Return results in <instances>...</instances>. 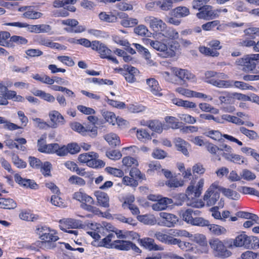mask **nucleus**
Wrapping results in <instances>:
<instances>
[{"label": "nucleus", "instance_id": "1", "mask_svg": "<svg viewBox=\"0 0 259 259\" xmlns=\"http://www.w3.org/2000/svg\"><path fill=\"white\" fill-rule=\"evenodd\" d=\"M36 233L41 240L39 243L41 248L51 249L56 247L55 242L59 239L56 231L46 226H41L36 229Z\"/></svg>", "mask_w": 259, "mask_h": 259}, {"label": "nucleus", "instance_id": "2", "mask_svg": "<svg viewBox=\"0 0 259 259\" xmlns=\"http://www.w3.org/2000/svg\"><path fill=\"white\" fill-rule=\"evenodd\" d=\"M220 186L218 182L212 183L205 191L203 196V200L206 205H214L220 198Z\"/></svg>", "mask_w": 259, "mask_h": 259}, {"label": "nucleus", "instance_id": "3", "mask_svg": "<svg viewBox=\"0 0 259 259\" xmlns=\"http://www.w3.org/2000/svg\"><path fill=\"white\" fill-rule=\"evenodd\" d=\"M257 60H259V54H250L237 59L235 63L243 66L242 70L243 71L250 72L255 69Z\"/></svg>", "mask_w": 259, "mask_h": 259}, {"label": "nucleus", "instance_id": "4", "mask_svg": "<svg viewBox=\"0 0 259 259\" xmlns=\"http://www.w3.org/2000/svg\"><path fill=\"white\" fill-rule=\"evenodd\" d=\"M204 184L203 179H200L196 186H194V183L191 182L186 190L185 194L180 195L181 198L185 199L187 197L188 199L193 200L199 197L202 193Z\"/></svg>", "mask_w": 259, "mask_h": 259}, {"label": "nucleus", "instance_id": "5", "mask_svg": "<svg viewBox=\"0 0 259 259\" xmlns=\"http://www.w3.org/2000/svg\"><path fill=\"white\" fill-rule=\"evenodd\" d=\"M245 36L244 39H241L238 42L239 46L245 47H251L254 46L255 41L253 39L256 36H259V28L251 27L245 29L243 31Z\"/></svg>", "mask_w": 259, "mask_h": 259}, {"label": "nucleus", "instance_id": "6", "mask_svg": "<svg viewBox=\"0 0 259 259\" xmlns=\"http://www.w3.org/2000/svg\"><path fill=\"white\" fill-rule=\"evenodd\" d=\"M209 244L215 255L225 258L231 255V251L226 249L223 242L219 239L214 238L209 240Z\"/></svg>", "mask_w": 259, "mask_h": 259}, {"label": "nucleus", "instance_id": "7", "mask_svg": "<svg viewBox=\"0 0 259 259\" xmlns=\"http://www.w3.org/2000/svg\"><path fill=\"white\" fill-rule=\"evenodd\" d=\"M159 215L160 219L158 221L157 224L161 226L173 227L179 221L178 218L172 213L161 212Z\"/></svg>", "mask_w": 259, "mask_h": 259}, {"label": "nucleus", "instance_id": "8", "mask_svg": "<svg viewBox=\"0 0 259 259\" xmlns=\"http://www.w3.org/2000/svg\"><path fill=\"white\" fill-rule=\"evenodd\" d=\"M111 248L121 250H128L130 249H132L137 252H140V249L136 244L130 241L123 240H116L113 241Z\"/></svg>", "mask_w": 259, "mask_h": 259}, {"label": "nucleus", "instance_id": "9", "mask_svg": "<svg viewBox=\"0 0 259 259\" xmlns=\"http://www.w3.org/2000/svg\"><path fill=\"white\" fill-rule=\"evenodd\" d=\"M218 11L213 10L211 6L209 5L203 6L199 13L196 14V16L200 19L210 20L218 17L217 14Z\"/></svg>", "mask_w": 259, "mask_h": 259}, {"label": "nucleus", "instance_id": "10", "mask_svg": "<svg viewBox=\"0 0 259 259\" xmlns=\"http://www.w3.org/2000/svg\"><path fill=\"white\" fill-rule=\"evenodd\" d=\"M145 22L149 24L150 27L155 31H162L165 27V24L157 18L151 16H148L144 18Z\"/></svg>", "mask_w": 259, "mask_h": 259}, {"label": "nucleus", "instance_id": "11", "mask_svg": "<svg viewBox=\"0 0 259 259\" xmlns=\"http://www.w3.org/2000/svg\"><path fill=\"white\" fill-rule=\"evenodd\" d=\"M49 116L51 120L50 127L56 128L59 125H63L65 122L63 116L57 111H51Z\"/></svg>", "mask_w": 259, "mask_h": 259}, {"label": "nucleus", "instance_id": "12", "mask_svg": "<svg viewBox=\"0 0 259 259\" xmlns=\"http://www.w3.org/2000/svg\"><path fill=\"white\" fill-rule=\"evenodd\" d=\"M120 70H124L126 72L124 73V76L126 80L130 83L136 81L135 76L138 75L139 71L135 67L129 66L128 65H124L123 68H120Z\"/></svg>", "mask_w": 259, "mask_h": 259}, {"label": "nucleus", "instance_id": "13", "mask_svg": "<svg viewBox=\"0 0 259 259\" xmlns=\"http://www.w3.org/2000/svg\"><path fill=\"white\" fill-rule=\"evenodd\" d=\"M172 71L175 75L182 80H190L195 81V76L187 70L178 68H172Z\"/></svg>", "mask_w": 259, "mask_h": 259}, {"label": "nucleus", "instance_id": "14", "mask_svg": "<svg viewBox=\"0 0 259 259\" xmlns=\"http://www.w3.org/2000/svg\"><path fill=\"white\" fill-rule=\"evenodd\" d=\"M249 236L245 234H241L236 237L235 239L233 240V244H230L228 247L243 246L247 249V248L249 247Z\"/></svg>", "mask_w": 259, "mask_h": 259}, {"label": "nucleus", "instance_id": "15", "mask_svg": "<svg viewBox=\"0 0 259 259\" xmlns=\"http://www.w3.org/2000/svg\"><path fill=\"white\" fill-rule=\"evenodd\" d=\"M92 49L98 52L102 58L108 57L112 52L105 45L97 40L93 41Z\"/></svg>", "mask_w": 259, "mask_h": 259}, {"label": "nucleus", "instance_id": "16", "mask_svg": "<svg viewBox=\"0 0 259 259\" xmlns=\"http://www.w3.org/2000/svg\"><path fill=\"white\" fill-rule=\"evenodd\" d=\"M71 128L73 130L76 131L82 135H86L87 133H91V136L95 137L97 135V127L95 126L92 128L89 127H85L78 122H74L71 124Z\"/></svg>", "mask_w": 259, "mask_h": 259}, {"label": "nucleus", "instance_id": "17", "mask_svg": "<svg viewBox=\"0 0 259 259\" xmlns=\"http://www.w3.org/2000/svg\"><path fill=\"white\" fill-rule=\"evenodd\" d=\"M14 178L17 183L25 188L36 190L38 188V185L32 180L24 179L18 174H16Z\"/></svg>", "mask_w": 259, "mask_h": 259}, {"label": "nucleus", "instance_id": "18", "mask_svg": "<svg viewBox=\"0 0 259 259\" xmlns=\"http://www.w3.org/2000/svg\"><path fill=\"white\" fill-rule=\"evenodd\" d=\"M94 195L97 199V204L100 206L107 208L109 207V197L104 192L95 191Z\"/></svg>", "mask_w": 259, "mask_h": 259}, {"label": "nucleus", "instance_id": "19", "mask_svg": "<svg viewBox=\"0 0 259 259\" xmlns=\"http://www.w3.org/2000/svg\"><path fill=\"white\" fill-rule=\"evenodd\" d=\"M117 16L121 19L120 24L124 27H134L138 23V20L137 19L130 18L124 13H119Z\"/></svg>", "mask_w": 259, "mask_h": 259}, {"label": "nucleus", "instance_id": "20", "mask_svg": "<svg viewBox=\"0 0 259 259\" xmlns=\"http://www.w3.org/2000/svg\"><path fill=\"white\" fill-rule=\"evenodd\" d=\"M37 42L40 45L46 46L52 49H56L59 50L66 49V47L65 46L61 45L57 42H54L50 39L47 38L40 37L38 39Z\"/></svg>", "mask_w": 259, "mask_h": 259}, {"label": "nucleus", "instance_id": "21", "mask_svg": "<svg viewBox=\"0 0 259 259\" xmlns=\"http://www.w3.org/2000/svg\"><path fill=\"white\" fill-rule=\"evenodd\" d=\"M171 199L164 197L158 200L156 202L153 204L152 208L155 211H161L166 209L168 205L172 203Z\"/></svg>", "mask_w": 259, "mask_h": 259}, {"label": "nucleus", "instance_id": "22", "mask_svg": "<svg viewBox=\"0 0 259 259\" xmlns=\"http://www.w3.org/2000/svg\"><path fill=\"white\" fill-rule=\"evenodd\" d=\"M222 156L226 160L238 164H241L243 163L247 164V163H245L246 160L245 158L239 155L234 154L232 152L231 153L224 152L222 154Z\"/></svg>", "mask_w": 259, "mask_h": 259}, {"label": "nucleus", "instance_id": "23", "mask_svg": "<svg viewBox=\"0 0 259 259\" xmlns=\"http://www.w3.org/2000/svg\"><path fill=\"white\" fill-rule=\"evenodd\" d=\"M147 83L149 85L151 92L156 96L161 97L162 94L161 92V89L159 87L158 82L154 78H151L147 79Z\"/></svg>", "mask_w": 259, "mask_h": 259}, {"label": "nucleus", "instance_id": "24", "mask_svg": "<svg viewBox=\"0 0 259 259\" xmlns=\"http://www.w3.org/2000/svg\"><path fill=\"white\" fill-rule=\"evenodd\" d=\"M180 47V45L177 41H172L168 47L167 46V50L165 51L163 57L168 58L175 56L177 53L179 52Z\"/></svg>", "mask_w": 259, "mask_h": 259}, {"label": "nucleus", "instance_id": "25", "mask_svg": "<svg viewBox=\"0 0 259 259\" xmlns=\"http://www.w3.org/2000/svg\"><path fill=\"white\" fill-rule=\"evenodd\" d=\"M142 245L146 248L150 250H162L163 248L156 244L154 239L150 238H146L140 240Z\"/></svg>", "mask_w": 259, "mask_h": 259}, {"label": "nucleus", "instance_id": "26", "mask_svg": "<svg viewBox=\"0 0 259 259\" xmlns=\"http://www.w3.org/2000/svg\"><path fill=\"white\" fill-rule=\"evenodd\" d=\"M28 28L30 32L35 33H47L52 29L51 26L47 24L29 25Z\"/></svg>", "mask_w": 259, "mask_h": 259}, {"label": "nucleus", "instance_id": "27", "mask_svg": "<svg viewBox=\"0 0 259 259\" xmlns=\"http://www.w3.org/2000/svg\"><path fill=\"white\" fill-rule=\"evenodd\" d=\"M208 82L220 88H228L233 85V80H225L212 78L210 79Z\"/></svg>", "mask_w": 259, "mask_h": 259}, {"label": "nucleus", "instance_id": "28", "mask_svg": "<svg viewBox=\"0 0 259 259\" xmlns=\"http://www.w3.org/2000/svg\"><path fill=\"white\" fill-rule=\"evenodd\" d=\"M154 237L160 242L168 244L174 245L176 241V238L160 232H156L154 234Z\"/></svg>", "mask_w": 259, "mask_h": 259}, {"label": "nucleus", "instance_id": "29", "mask_svg": "<svg viewBox=\"0 0 259 259\" xmlns=\"http://www.w3.org/2000/svg\"><path fill=\"white\" fill-rule=\"evenodd\" d=\"M148 42L150 45L155 50L162 52L163 56L165 51L167 50V45L163 41L158 40H151L149 39Z\"/></svg>", "mask_w": 259, "mask_h": 259}, {"label": "nucleus", "instance_id": "30", "mask_svg": "<svg viewBox=\"0 0 259 259\" xmlns=\"http://www.w3.org/2000/svg\"><path fill=\"white\" fill-rule=\"evenodd\" d=\"M219 120L221 121L219 122V123H224L226 121L238 125H243L244 124V122L237 117L228 114L222 115L221 117H219Z\"/></svg>", "mask_w": 259, "mask_h": 259}, {"label": "nucleus", "instance_id": "31", "mask_svg": "<svg viewBox=\"0 0 259 259\" xmlns=\"http://www.w3.org/2000/svg\"><path fill=\"white\" fill-rule=\"evenodd\" d=\"M207 151L216 158L219 161L221 160L219 147L211 143H206L205 144Z\"/></svg>", "mask_w": 259, "mask_h": 259}, {"label": "nucleus", "instance_id": "32", "mask_svg": "<svg viewBox=\"0 0 259 259\" xmlns=\"http://www.w3.org/2000/svg\"><path fill=\"white\" fill-rule=\"evenodd\" d=\"M59 223L62 224L61 225L64 227L68 226V228H77L81 225V222L79 221L73 219L61 220Z\"/></svg>", "mask_w": 259, "mask_h": 259}, {"label": "nucleus", "instance_id": "33", "mask_svg": "<svg viewBox=\"0 0 259 259\" xmlns=\"http://www.w3.org/2000/svg\"><path fill=\"white\" fill-rule=\"evenodd\" d=\"M158 38H160L161 36L170 39H177L179 38L178 32L173 28H169L164 33H159L157 35Z\"/></svg>", "mask_w": 259, "mask_h": 259}, {"label": "nucleus", "instance_id": "34", "mask_svg": "<svg viewBox=\"0 0 259 259\" xmlns=\"http://www.w3.org/2000/svg\"><path fill=\"white\" fill-rule=\"evenodd\" d=\"M175 143L178 151L182 152L186 156L188 155L187 147L189 145L187 142L181 138H178L176 139Z\"/></svg>", "mask_w": 259, "mask_h": 259}, {"label": "nucleus", "instance_id": "35", "mask_svg": "<svg viewBox=\"0 0 259 259\" xmlns=\"http://www.w3.org/2000/svg\"><path fill=\"white\" fill-rule=\"evenodd\" d=\"M116 234L114 233H109L105 237L101 239L100 242V245L109 248H112L113 241L112 240L115 238Z\"/></svg>", "mask_w": 259, "mask_h": 259}, {"label": "nucleus", "instance_id": "36", "mask_svg": "<svg viewBox=\"0 0 259 259\" xmlns=\"http://www.w3.org/2000/svg\"><path fill=\"white\" fill-rule=\"evenodd\" d=\"M10 33L8 31H0V45L6 47H12L13 45L10 42Z\"/></svg>", "mask_w": 259, "mask_h": 259}, {"label": "nucleus", "instance_id": "37", "mask_svg": "<svg viewBox=\"0 0 259 259\" xmlns=\"http://www.w3.org/2000/svg\"><path fill=\"white\" fill-rule=\"evenodd\" d=\"M105 140L112 146H116L120 144L119 137L115 134L109 133L104 136Z\"/></svg>", "mask_w": 259, "mask_h": 259}, {"label": "nucleus", "instance_id": "38", "mask_svg": "<svg viewBox=\"0 0 259 259\" xmlns=\"http://www.w3.org/2000/svg\"><path fill=\"white\" fill-rule=\"evenodd\" d=\"M16 206V203L12 199L2 198L0 200V208H1L14 209Z\"/></svg>", "mask_w": 259, "mask_h": 259}, {"label": "nucleus", "instance_id": "39", "mask_svg": "<svg viewBox=\"0 0 259 259\" xmlns=\"http://www.w3.org/2000/svg\"><path fill=\"white\" fill-rule=\"evenodd\" d=\"M191 240L202 246H207V244L205 236L201 234H192Z\"/></svg>", "mask_w": 259, "mask_h": 259}, {"label": "nucleus", "instance_id": "40", "mask_svg": "<svg viewBox=\"0 0 259 259\" xmlns=\"http://www.w3.org/2000/svg\"><path fill=\"white\" fill-rule=\"evenodd\" d=\"M99 17L102 21L107 23H114L117 21V17L111 13L107 14L104 12H101L99 14Z\"/></svg>", "mask_w": 259, "mask_h": 259}, {"label": "nucleus", "instance_id": "41", "mask_svg": "<svg viewBox=\"0 0 259 259\" xmlns=\"http://www.w3.org/2000/svg\"><path fill=\"white\" fill-rule=\"evenodd\" d=\"M97 156L98 154L94 152L85 153L80 154L78 157V160L80 162L86 163L87 165L89 166V162L91 161V159L92 157Z\"/></svg>", "mask_w": 259, "mask_h": 259}, {"label": "nucleus", "instance_id": "42", "mask_svg": "<svg viewBox=\"0 0 259 259\" xmlns=\"http://www.w3.org/2000/svg\"><path fill=\"white\" fill-rule=\"evenodd\" d=\"M148 126L151 130L158 133H161L163 131L162 123L157 120L149 121L147 124H143Z\"/></svg>", "mask_w": 259, "mask_h": 259}, {"label": "nucleus", "instance_id": "43", "mask_svg": "<svg viewBox=\"0 0 259 259\" xmlns=\"http://www.w3.org/2000/svg\"><path fill=\"white\" fill-rule=\"evenodd\" d=\"M209 230L213 234L215 235H221L222 234H224L226 233V229L220 226L214 225V224H209L207 226Z\"/></svg>", "mask_w": 259, "mask_h": 259}, {"label": "nucleus", "instance_id": "44", "mask_svg": "<svg viewBox=\"0 0 259 259\" xmlns=\"http://www.w3.org/2000/svg\"><path fill=\"white\" fill-rule=\"evenodd\" d=\"M221 191L224 194V195L232 199L237 200L240 198V195L236 191H233L230 189H227L221 187L220 186Z\"/></svg>", "mask_w": 259, "mask_h": 259}, {"label": "nucleus", "instance_id": "45", "mask_svg": "<svg viewBox=\"0 0 259 259\" xmlns=\"http://www.w3.org/2000/svg\"><path fill=\"white\" fill-rule=\"evenodd\" d=\"M174 15L176 17H184L190 14L189 10L186 7H178L173 10Z\"/></svg>", "mask_w": 259, "mask_h": 259}, {"label": "nucleus", "instance_id": "46", "mask_svg": "<svg viewBox=\"0 0 259 259\" xmlns=\"http://www.w3.org/2000/svg\"><path fill=\"white\" fill-rule=\"evenodd\" d=\"M176 242L174 245L178 244L179 247L185 251H192L194 250L193 245L189 242L182 241L176 238Z\"/></svg>", "mask_w": 259, "mask_h": 259}, {"label": "nucleus", "instance_id": "47", "mask_svg": "<svg viewBox=\"0 0 259 259\" xmlns=\"http://www.w3.org/2000/svg\"><path fill=\"white\" fill-rule=\"evenodd\" d=\"M136 136L138 139L143 142H146L151 139V135L144 129L137 130Z\"/></svg>", "mask_w": 259, "mask_h": 259}, {"label": "nucleus", "instance_id": "48", "mask_svg": "<svg viewBox=\"0 0 259 259\" xmlns=\"http://www.w3.org/2000/svg\"><path fill=\"white\" fill-rule=\"evenodd\" d=\"M224 205V200H223L222 199H221L218 203V206L212 207L210 209V211L211 212V215L214 219L220 220L221 218V214L218 209L219 208L223 207Z\"/></svg>", "mask_w": 259, "mask_h": 259}, {"label": "nucleus", "instance_id": "49", "mask_svg": "<svg viewBox=\"0 0 259 259\" xmlns=\"http://www.w3.org/2000/svg\"><path fill=\"white\" fill-rule=\"evenodd\" d=\"M239 130L241 133L250 140H256L258 138L257 134L254 131L248 130L243 126L240 127Z\"/></svg>", "mask_w": 259, "mask_h": 259}, {"label": "nucleus", "instance_id": "50", "mask_svg": "<svg viewBox=\"0 0 259 259\" xmlns=\"http://www.w3.org/2000/svg\"><path fill=\"white\" fill-rule=\"evenodd\" d=\"M108 232L107 229L103 227H101L98 232L96 231L88 232L93 238L98 240L101 238L105 237L106 233Z\"/></svg>", "mask_w": 259, "mask_h": 259}, {"label": "nucleus", "instance_id": "51", "mask_svg": "<svg viewBox=\"0 0 259 259\" xmlns=\"http://www.w3.org/2000/svg\"><path fill=\"white\" fill-rule=\"evenodd\" d=\"M199 50L202 54L212 57H217L220 54L217 50L213 48L210 49L209 48L202 46L199 47Z\"/></svg>", "mask_w": 259, "mask_h": 259}, {"label": "nucleus", "instance_id": "52", "mask_svg": "<svg viewBox=\"0 0 259 259\" xmlns=\"http://www.w3.org/2000/svg\"><path fill=\"white\" fill-rule=\"evenodd\" d=\"M23 17L31 19H37L41 18L43 14L39 12H36L32 10H29L25 12L23 14Z\"/></svg>", "mask_w": 259, "mask_h": 259}, {"label": "nucleus", "instance_id": "53", "mask_svg": "<svg viewBox=\"0 0 259 259\" xmlns=\"http://www.w3.org/2000/svg\"><path fill=\"white\" fill-rule=\"evenodd\" d=\"M216 75H217V77L218 78H220L222 79H226L229 77L227 74L224 73H218L212 70L207 71L205 73V76L207 78L214 77Z\"/></svg>", "mask_w": 259, "mask_h": 259}, {"label": "nucleus", "instance_id": "54", "mask_svg": "<svg viewBox=\"0 0 259 259\" xmlns=\"http://www.w3.org/2000/svg\"><path fill=\"white\" fill-rule=\"evenodd\" d=\"M165 185L171 188H175L184 185L183 181H179L177 178H171L165 182Z\"/></svg>", "mask_w": 259, "mask_h": 259}, {"label": "nucleus", "instance_id": "55", "mask_svg": "<svg viewBox=\"0 0 259 259\" xmlns=\"http://www.w3.org/2000/svg\"><path fill=\"white\" fill-rule=\"evenodd\" d=\"M97 157H94L91 159V161L89 162V166L93 168H101L105 166V162L100 159H97Z\"/></svg>", "mask_w": 259, "mask_h": 259}, {"label": "nucleus", "instance_id": "56", "mask_svg": "<svg viewBox=\"0 0 259 259\" xmlns=\"http://www.w3.org/2000/svg\"><path fill=\"white\" fill-rule=\"evenodd\" d=\"M10 42L12 44L15 43L18 45H22L26 44L28 42V40L21 36L13 35L10 36ZM12 45H13V44Z\"/></svg>", "mask_w": 259, "mask_h": 259}, {"label": "nucleus", "instance_id": "57", "mask_svg": "<svg viewBox=\"0 0 259 259\" xmlns=\"http://www.w3.org/2000/svg\"><path fill=\"white\" fill-rule=\"evenodd\" d=\"M165 122L173 129L179 128V122L178 119L174 116H166L164 118Z\"/></svg>", "mask_w": 259, "mask_h": 259}, {"label": "nucleus", "instance_id": "58", "mask_svg": "<svg viewBox=\"0 0 259 259\" xmlns=\"http://www.w3.org/2000/svg\"><path fill=\"white\" fill-rule=\"evenodd\" d=\"M241 178L248 181L254 180L256 178L255 175L247 169H243L241 173Z\"/></svg>", "mask_w": 259, "mask_h": 259}, {"label": "nucleus", "instance_id": "59", "mask_svg": "<svg viewBox=\"0 0 259 259\" xmlns=\"http://www.w3.org/2000/svg\"><path fill=\"white\" fill-rule=\"evenodd\" d=\"M178 117L181 120L189 124H194L196 122V119L189 114H179Z\"/></svg>", "mask_w": 259, "mask_h": 259}, {"label": "nucleus", "instance_id": "60", "mask_svg": "<svg viewBox=\"0 0 259 259\" xmlns=\"http://www.w3.org/2000/svg\"><path fill=\"white\" fill-rule=\"evenodd\" d=\"M32 120L34 122L35 126L40 129H47L50 127L49 124L39 118H32Z\"/></svg>", "mask_w": 259, "mask_h": 259}, {"label": "nucleus", "instance_id": "61", "mask_svg": "<svg viewBox=\"0 0 259 259\" xmlns=\"http://www.w3.org/2000/svg\"><path fill=\"white\" fill-rule=\"evenodd\" d=\"M190 224L193 225L204 227L209 225V221L202 218L196 217L193 219Z\"/></svg>", "mask_w": 259, "mask_h": 259}, {"label": "nucleus", "instance_id": "62", "mask_svg": "<svg viewBox=\"0 0 259 259\" xmlns=\"http://www.w3.org/2000/svg\"><path fill=\"white\" fill-rule=\"evenodd\" d=\"M239 191L244 194H252L259 197V191L253 188L243 186L240 188Z\"/></svg>", "mask_w": 259, "mask_h": 259}, {"label": "nucleus", "instance_id": "63", "mask_svg": "<svg viewBox=\"0 0 259 259\" xmlns=\"http://www.w3.org/2000/svg\"><path fill=\"white\" fill-rule=\"evenodd\" d=\"M82 207L91 212L93 213L94 214L96 215H102L103 213L101 212V211L97 207L92 206V205H88L85 203H83L81 205Z\"/></svg>", "mask_w": 259, "mask_h": 259}, {"label": "nucleus", "instance_id": "64", "mask_svg": "<svg viewBox=\"0 0 259 259\" xmlns=\"http://www.w3.org/2000/svg\"><path fill=\"white\" fill-rule=\"evenodd\" d=\"M103 116L107 122L112 124V125L115 124L116 117L113 112L104 111L103 113Z\"/></svg>", "mask_w": 259, "mask_h": 259}]
</instances>
